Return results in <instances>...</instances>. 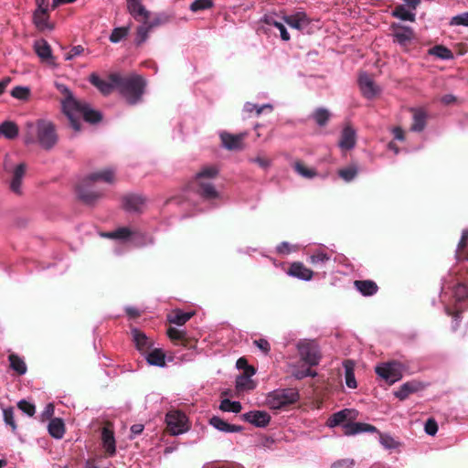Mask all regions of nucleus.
<instances>
[{"mask_svg":"<svg viewBox=\"0 0 468 468\" xmlns=\"http://www.w3.org/2000/svg\"><path fill=\"white\" fill-rule=\"evenodd\" d=\"M380 443L387 449H394L398 442L388 434L379 433Z\"/></svg>","mask_w":468,"mask_h":468,"instance_id":"nucleus-56","label":"nucleus"},{"mask_svg":"<svg viewBox=\"0 0 468 468\" xmlns=\"http://www.w3.org/2000/svg\"><path fill=\"white\" fill-rule=\"evenodd\" d=\"M101 440L106 452L109 455H113L116 452L113 431L108 428H103L101 431Z\"/></svg>","mask_w":468,"mask_h":468,"instance_id":"nucleus-31","label":"nucleus"},{"mask_svg":"<svg viewBox=\"0 0 468 468\" xmlns=\"http://www.w3.org/2000/svg\"><path fill=\"white\" fill-rule=\"evenodd\" d=\"M358 84L363 96L367 99H373L379 92L378 87L375 84L373 79L367 73H361L359 75Z\"/></svg>","mask_w":468,"mask_h":468,"instance_id":"nucleus-14","label":"nucleus"},{"mask_svg":"<svg viewBox=\"0 0 468 468\" xmlns=\"http://www.w3.org/2000/svg\"><path fill=\"white\" fill-rule=\"evenodd\" d=\"M132 335L138 350L143 352L148 350L151 347L152 342L142 331L138 329H133Z\"/></svg>","mask_w":468,"mask_h":468,"instance_id":"nucleus-30","label":"nucleus"},{"mask_svg":"<svg viewBox=\"0 0 468 468\" xmlns=\"http://www.w3.org/2000/svg\"><path fill=\"white\" fill-rule=\"evenodd\" d=\"M208 423L215 429L223 432H240L243 431V427L235 424H229L223 419L218 416H213L209 419Z\"/></svg>","mask_w":468,"mask_h":468,"instance_id":"nucleus-23","label":"nucleus"},{"mask_svg":"<svg viewBox=\"0 0 468 468\" xmlns=\"http://www.w3.org/2000/svg\"><path fill=\"white\" fill-rule=\"evenodd\" d=\"M164 21L159 17H151V14L148 16L146 21L140 25L136 29V44L141 45L148 38L149 32L155 27L162 25Z\"/></svg>","mask_w":468,"mask_h":468,"instance_id":"nucleus-12","label":"nucleus"},{"mask_svg":"<svg viewBox=\"0 0 468 468\" xmlns=\"http://www.w3.org/2000/svg\"><path fill=\"white\" fill-rule=\"evenodd\" d=\"M48 433L56 439H61L65 433V424L59 418L51 419L48 426Z\"/></svg>","mask_w":468,"mask_h":468,"instance_id":"nucleus-33","label":"nucleus"},{"mask_svg":"<svg viewBox=\"0 0 468 468\" xmlns=\"http://www.w3.org/2000/svg\"><path fill=\"white\" fill-rule=\"evenodd\" d=\"M4 420L6 425H9L13 431L16 430V423L15 421L14 409L12 407L4 410Z\"/></svg>","mask_w":468,"mask_h":468,"instance_id":"nucleus-53","label":"nucleus"},{"mask_svg":"<svg viewBox=\"0 0 468 468\" xmlns=\"http://www.w3.org/2000/svg\"><path fill=\"white\" fill-rule=\"evenodd\" d=\"M413 122L411 124V131L421 132L424 130L427 122V113L421 109H413Z\"/></svg>","mask_w":468,"mask_h":468,"instance_id":"nucleus-29","label":"nucleus"},{"mask_svg":"<svg viewBox=\"0 0 468 468\" xmlns=\"http://www.w3.org/2000/svg\"><path fill=\"white\" fill-rule=\"evenodd\" d=\"M114 232L115 239H124L132 236V231L130 230L129 228L126 227L119 228L116 230H114Z\"/></svg>","mask_w":468,"mask_h":468,"instance_id":"nucleus-63","label":"nucleus"},{"mask_svg":"<svg viewBox=\"0 0 468 468\" xmlns=\"http://www.w3.org/2000/svg\"><path fill=\"white\" fill-rule=\"evenodd\" d=\"M34 49L37 56L43 60H48L52 58L51 48L45 39L37 40L34 44Z\"/></svg>","mask_w":468,"mask_h":468,"instance_id":"nucleus-34","label":"nucleus"},{"mask_svg":"<svg viewBox=\"0 0 468 468\" xmlns=\"http://www.w3.org/2000/svg\"><path fill=\"white\" fill-rule=\"evenodd\" d=\"M218 175V169L216 166H205L197 175L195 183L197 185V193L205 200L211 201L219 197V193L211 183Z\"/></svg>","mask_w":468,"mask_h":468,"instance_id":"nucleus-4","label":"nucleus"},{"mask_svg":"<svg viewBox=\"0 0 468 468\" xmlns=\"http://www.w3.org/2000/svg\"><path fill=\"white\" fill-rule=\"evenodd\" d=\"M424 430L427 434L431 436L435 435L438 431V424L436 420L432 418L428 419L425 423Z\"/></svg>","mask_w":468,"mask_h":468,"instance_id":"nucleus-59","label":"nucleus"},{"mask_svg":"<svg viewBox=\"0 0 468 468\" xmlns=\"http://www.w3.org/2000/svg\"><path fill=\"white\" fill-rule=\"evenodd\" d=\"M253 344L262 351L263 354L268 355L271 350V345L270 343L264 339L260 338L253 341Z\"/></svg>","mask_w":468,"mask_h":468,"instance_id":"nucleus-60","label":"nucleus"},{"mask_svg":"<svg viewBox=\"0 0 468 468\" xmlns=\"http://www.w3.org/2000/svg\"><path fill=\"white\" fill-rule=\"evenodd\" d=\"M128 35V28L122 27H116L112 30L110 36V41L112 43H118Z\"/></svg>","mask_w":468,"mask_h":468,"instance_id":"nucleus-52","label":"nucleus"},{"mask_svg":"<svg viewBox=\"0 0 468 468\" xmlns=\"http://www.w3.org/2000/svg\"><path fill=\"white\" fill-rule=\"evenodd\" d=\"M247 133H240L238 134H232L229 133H222L220 139L222 145L230 151H239L244 148V139L247 137Z\"/></svg>","mask_w":468,"mask_h":468,"instance_id":"nucleus-11","label":"nucleus"},{"mask_svg":"<svg viewBox=\"0 0 468 468\" xmlns=\"http://www.w3.org/2000/svg\"><path fill=\"white\" fill-rule=\"evenodd\" d=\"M284 22L292 28L302 30L310 24V20L303 12H297L293 15L285 16Z\"/></svg>","mask_w":468,"mask_h":468,"instance_id":"nucleus-22","label":"nucleus"},{"mask_svg":"<svg viewBox=\"0 0 468 468\" xmlns=\"http://www.w3.org/2000/svg\"><path fill=\"white\" fill-rule=\"evenodd\" d=\"M315 123L321 127L325 126L331 117V113L324 108H317L311 115Z\"/></svg>","mask_w":468,"mask_h":468,"instance_id":"nucleus-37","label":"nucleus"},{"mask_svg":"<svg viewBox=\"0 0 468 468\" xmlns=\"http://www.w3.org/2000/svg\"><path fill=\"white\" fill-rule=\"evenodd\" d=\"M264 22L269 26H273L280 31V35L282 40L288 41L290 39V35L286 30V27L282 22H279L275 19L273 16H266L264 17Z\"/></svg>","mask_w":468,"mask_h":468,"instance_id":"nucleus-42","label":"nucleus"},{"mask_svg":"<svg viewBox=\"0 0 468 468\" xmlns=\"http://www.w3.org/2000/svg\"><path fill=\"white\" fill-rule=\"evenodd\" d=\"M84 48L81 45L74 46L68 53L65 54V59L70 60L83 53Z\"/></svg>","mask_w":468,"mask_h":468,"instance_id":"nucleus-61","label":"nucleus"},{"mask_svg":"<svg viewBox=\"0 0 468 468\" xmlns=\"http://www.w3.org/2000/svg\"><path fill=\"white\" fill-rule=\"evenodd\" d=\"M18 126L10 121H5L0 124V134L6 139L12 140L18 135Z\"/></svg>","mask_w":468,"mask_h":468,"instance_id":"nucleus-35","label":"nucleus"},{"mask_svg":"<svg viewBox=\"0 0 468 468\" xmlns=\"http://www.w3.org/2000/svg\"><path fill=\"white\" fill-rule=\"evenodd\" d=\"M242 420L253 424L256 427H266L271 421V416L268 412L262 410H251L241 416Z\"/></svg>","mask_w":468,"mask_h":468,"instance_id":"nucleus-15","label":"nucleus"},{"mask_svg":"<svg viewBox=\"0 0 468 468\" xmlns=\"http://www.w3.org/2000/svg\"><path fill=\"white\" fill-rule=\"evenodd\" d=\"M165 353L159 349L155 348L148 353L146 356V360L150 365L164 367L165 365Z\"/></svg>","mask_w":468,"mask_h":468,"instance_id":"nucleus-36","label":"nucleus"},{"mask_svg":"<svg viewBox=\"0 0 468 468\" xmlns=\"http://www.w3.org/2000/svg\"><path fill=\"white\" fill-rule=\"evenodd\" d=\"M90 82L95 86L103 95H109L112 93L115 86L113 82H108L104 80H101L96 73L90 74L89 78Z\"/></svg>","mask_w":468,"mask_h":468,"instance_id":"nucleus-26","label":"nucleus"},{"mask_svg":"<svg viewBox=\"0 0 468 468\" xmlns=\"http://www.w3.org/2000/svg\"><path fill=\"white\" fill-rule=\"evenodd\" d=\"M166 429L171 435H178L188 430L187 419L180 410H170L165 416Z\"/></svg>","mask_w":468,"mask_h":468,"instance_id":"nucleus-7","label":"nucleus"},{"mask_svg":"<svg viewBox=\"0 0 468 468\" xmlns=\"http://www.w3.org/2000/svg\"><path fill=\"white\" fill-rule=\"evenodd\" d=\"M214 5L213 0H195L191 3L189 9L194 12L204 11L212 8Z\"/></svg>","mask_w":468,"mask_h":468,"instance_id":"nucleus-47","label":"nucleus"},{"mask_svg":"<svg viewBox=\"0 0 468 468\" xmlns=\"http://www.w3.org/2000/svg\"><path fill=\"white\" fill-rule=\"evenodd\" d=\"M219 409L222 411L239 413L241 411L242 406L239 401H231L229 399H225L221 401Z\"/></svg>","mask_w":468,"mask_h":468,"instance_id":"nucleus-46","label":"nucleus"},{"mask_svg":"<svg viewBox=\"0 0 468 468\" xmlns=\"http://www.w3.org/2000/svg\"><path fill=\"white\" fill-rule=\"evenodd\" d=\"M49 14L48 11L35 10L33 14V22L39 30L52 29V27L48 23Z\"/></svg>","mask_w":468,"mask_h":468,"instance_id":"nucleus-28","label":"nucleus"},{"mask_svg":"<svg viewBox=\"0 0 468 468\" xmlns=\"http://www.w3.org/2000/svg\"><path fill=\"white\" fill-rule=\"evenodd\" d=\"M299 399V392L295 388L277 389L267 396L266 405L271 410H282L296 403Z\"/></svg>","mask_w":468,"mask_h":468,"instance_id":"nucleus-5","label":"nucleus"},{"mask_svg":"<svg viewBox=\"0 0 468 468\" xmlns=\"http://www.w3.org/2000/svg\"><path fill=\"white\" fill-rule=\"evenodd\" d=\"M287 274L300 280L310 281L313 278L314 271L311 269L305 267L303 263L295 261L290 265V268L287 271Z\"/></svg>","mask_w":468,"mask_h":468,"instance_id":"nucleus-20","label":"nucleus"},{"mask_svg":"<svg viewBox=\"0 0 468 468\" xmlns=\"http://www.w3.org/2000/svg\"><path fill=\"white\" fill-rule=\"evenodd\" d=\"M17 407L19 410H21L24 413H26L27 415H28L29 417H32L34 416V414L36 413V407L34 404L25 400V399H22L20 400L18 403H17Z\"/></svg>","mask_w":468,"mask_h":468,"instance_id":"nucleus-54","label":"nucleus"},{"mask_svg":"<svg viewBox=\"0 0 468 468\" xmlns=\"http://www.w3.org/2000/svg\"><path fill=\"white\" fill-rule=\"evenodd\" d=\"M264 108H269V109L271 110V106L269 105V104H266V105H263V106H258L256 104H253V103H250V102H247L244 105V112H247V113H252L253 112H255L256 115L259 116L262 112V110Z\"/></svg>","mask_w":468,"mask_h":468,"instance_id":"nucleus-57","label":"nucleus"},{"mask_svg":"<svg viewBox=\"0 0 468 468\" xmlns=\"http://www.w3.org/2000/svg\"><path fill=\"white\" fill-rule=\"evenodd\" d=\"M61 91L66 96L63 101L65 114L69 118L70 126L76 132L80 130V116L90 123H97L101 120L102 116L100 112L90 109L85 101L76 100L66 86H62Z\"/></svg>","mask_w":468,"mask_h":468,"instance_id":"nucleus-2","label":"nucleus"},{"mask_svg":"<svg viewBox=\"0 0 468 468\" xmlns=\"http://www.w3.org/2000/svg\"><path fill=\"white\" fill-rule=\"evenodd\" d=\"M92 183H85V178L77 186L79 198L86 205H93L102 197V193L90 190Z\"/></svg>","mask_w":468,"mask_h":468,"instance_id":"nucleus-13","label":"nucleus"},{"mask_svg":"<svg viewBox=\"0 0 468 468\" xmlns=\"http://www.w3.org/2000/svg\"><path fill=\"white\" fill-rule=\"evenodd\" d=\"M109 80L113 82L115 89L128 105L134 106L143 101L147 82L142 75L112 73Z\"/></svg>","mask_w":468,"mask_h":468,"instance_id":"nucleus-1","label":"nucleus"},{"mask_svg":"<svg viewBox=\"0 0 468 468\" xmlns=\"http://www.w3.org/2000/svg\"><path fill=\"white\" fill-rule=\"evenodd\" d=\"M236 388L238 390H250L255 388V384L250 378L239 376L236 379Z\"/></svg>","mask_w":468,"mask_h":468,"instance_id":"nucleus-49","label":"nucleus"},{"mask_svg":"<svg viewBox=\"0 0 468 468\" xmlns=\"http://www.w3.org/2000/svg\"><path fill=\"white\" fill-rule=\"evenodd\" d=\"M128 10L130 14L133 16V18L143 25L150 12L145 9L140 0H127Z\"/></svg>","mask_w":468,"mask_h":468,"instance_id":"nucleus-17","label":"nucleus"},{"mask_svg":"<svg viewBox=\"0 0 468 468\" xmlns=\"http://www.w3.org/2000/svg\"><path fill=\"white\" fill-rule=\"evenodd\" d=\"M194 315L192 312H182L181 310H176L172 315L168 316V321L171 324H175L176 325L185 324L190 318Z\"/></svg>","mask_w":468,"mask_h":468,"instance_id":"nucleus-40","label":"nucleus"},{"mask_svg":"<svg viewBox=\"0 0 468 468\" xmlns=\"http://www.w3.org/2000/svg\"><path fill=\"white\" fill-rule=\"evenodd\" d=\"M145 201V197L137 194H128L122 198L123 208L129 212H141Z\"/></svg>","mask_w":468,"mask_h":468,"instance_id":"nucleus-16","label":"nucleus"},{"mask_svg":"<svg viewBox=\"0 0 468 468\" xmlns=\"http://www.w3.org/2000/svg\"><path fill=\"white\" fill-rule=\"evenodd\" d=\"M58 142L55 125L47 120L27 122L25 128V143L38 144L43 149H52Z\"/></svg>","mask_w":468,"mask_h":468,"instance_id":"nucleus-3","label":"nucleus"},{"mask_svg":"<svg viewBox=\"0 0 468 468\" xmlns=\"http://www.w3.org/2000/svg\"><path fill=\"white\" fill-rule=\"evenodd\" d=\"M392 16L403 21H414L415 15L408 11L404 5H399L392 11Z\"/></svg>","mask_w":468,"mask_h":468,"instance_id":"nucleus-45","label":"nucleus"},{"mask_svg":"<svg viewBox=\"0 0 468 468\" xmlns=\"http://www.w3.org/2000/svg\"><path fill=\"white\" fill-rule=\"evenodd\" d=\"M346 384L350 388H356V381L354 373V364L350 360L344 362Z\"/></svg>","mask_w":468,"mask_h":468,"instance_id":"nucleus-38","label":"nucleus"},{"mask_svg":"<svg viewBox=\"0 0 468 468\" xmlns=\"http://www.w3.org/2000/svg\"><path fill=\"white\" fill-rule=\"evenodd\" d=\"M351 410L345 409L343 410L334 413L327 420V425L331 428L347 423V420L351 414Z\"/></svg>","mask_w":468,"mask_h":468,"instance_id":"nucleus-32","label":"nucleus"},{"mask_svg":"<svg viewBox=\"0 0 468 468\" xmlns=\"http://www.w3.org/2000/svg\"><path fill=\"white\" fill-rule=\"evenodd\" d=\"M301 359L309 367L317 366L321 360V353L314 341L301 342L297 346Z\"/></svg>","mask_w":468,"mask_h":468,"instance_id":"nucleus-8","label":"nucleus"},{"mask_svg":"<svg viewBox=\"0 0 468 468\" xmlns=\"http://www.w3.org/2000/svg\"><path fill=\"white\" fill-rule=\"evenodd\" d=\"M360 432H378V431L375 426L363 422H347L344 425L345 435H354Z\"/></svg>","mask_w":468,"mask_h":468,"instance_id":"nucleus-21","label":"nucleus"},{"mask_svg":"<svg viewBox=\"0 0 468 468\" xmlns=\"http://www.w3.org/2000/svg\"><path fill=\"white\" fill-rule=\"evenodd\" d=\"M423 388V385L417 380L408 381L402 384L398 390L394 391V396L399 400H405L411 394L421 390Z\"/></svg>","mask_w":468,"mask_h":468,"instance_id":"nucleus-18","label":"nucleus"},{"mask_svg":"<svg viewBox=\"0 0 468 468\" xmlns=\"http://www.w3.org/2000/svg\"><path fill=\"white\" fill-rule=\"evenodd\" d=\"M353 464V460L344 459L334 463L331 468H351Z\"/></svg>","mask_w":468,"mask_h":468,"instance_id":"nucleus-64","label":"nucleus"},{"mask_svg":"<svg viewBox=\"0 0 468 468\" xmlns=\"http://www.w3.org/2000/svg\"><path fill=\"white\" fill-rule=\"evenodd\" d=\"M468 244V229H463L462 232L461 239L458 243L456 250V258L459 261H465V255L468 253L466 249Z\"/></svg>","mask_w":468,"mask_h":468,"instance_id":"nucleus-39","label":"nucleus"},{"mask_svg":"<svg viewBox=\"0 0 468 468\" xmlns=\"http://www.w3.org/2000/svg\"><path fill=\"white\" fill-rule=\"evenodd\" d=\"M403 365L399 361H389L376 367V374L383 378L388 385L400 380L403 377Z\"/></svg>","mask_w":468,"mask_h":468,"instance_id":"nucleus-6","label":"nucleus"},{"mask_svg":"<svg viewBox=\"0 0 468 468\" xmlns=\"http://www.w3.org/2000/svg\"><path fill=\"white\" fill-rule=\"evenodd\" d=\"M311 367H306V368H297V369H294L292 371V376L297 378V379H303L306 377H315L316 376V372L312 370L310 368Z\"/></svg>","mask_w":468,"mask_h":468,"instance_id":"nucleus-55","label":"nucleus"},{"mask_svg":"<svg viewBox=\"0 0 468 468\" xmlns=\"http://www.w3.org/2000/svg\"><path fill=\"white\" fill-rule=\"evenodd\" d=\"M11 95L16 99L26 101L30 96V89L27 87L16 86L12 90Z\"/></svg>","mask_w":468,"mask_h":468,"instance_id":"nucleus-51","label":"nucleus"},{"mask_svg":"<svg viewBox=\"0 0 468 468\" xmlns=\"http://www.w3.org/2000/svg\"><path fill=\"white\" fill-rule=\"evenodd\" d=\"M429 54L441 59H452L453 53L443 45H436L429 49Z\"/></svg>","mask_w":468,"mask_h":468,"instance_id":"nucleus-41","label":"nucleus"},{"mask_svg":"<svg viewBox=\"0 0 468 468\" xmlns=\"http://www.w3.org/2000/svg\"><path fill=\"white\" fill-rule=\"evenodd\" d=\"M5 172L11 175L10 181V188L14 193L20 194L21 193V184L22 179L27 171V165L25 163H20L12 168L8 163L5 162Z\"/></svg>","mask_w":468,"mask_h":468,"instance_id":"nucleus-9","label":"nucleus"},{"mask_svg":"<svg viewBox=\"0 0 468 468\" xmlns=\"http://www.w3.org/2000/svg\"><path fill=\"white\" fill-rule=\"evenodd\" d=\"M450 25L468 27V12L453 16L450 22Z\"/></svg>","mask_w":468,"mask_h":468,"instance_id":"nucleus-58","label":"nucleus"},{"mask_svg":"<svg viewBox=\"0 0 468 468\" xmlns=\"http://www.w3.org/2000/svg\"><path fill=\"white\" fill-rule=\"evenodd\" d=\"M167 335L172 341H181L184 346H186V335L184 331L170 327L167 330Z\"/></svg>","mask_w":468,"mask_h":468,"instance_id":"nucleus-50","label":"nucleus"},{"mask_svg":"<svg viewBox=\"0 0 468 468\" xmlns=\"http://www.w3.org/2000/svg\"><path fill=\"white\" fill-rule=\"evenodd\" d=\"M10 367L19 375H24L27 372V366L24 360L16 354H10L8 356Z\"/></svg>","mask_w":468,"mask_h":468,"instance_id":"nucleus-43","label":"nucleus"},{"mask_svg":"<svg viewBox=\"0 0 468 468\" xmlns=\"http://www.w3.org/2000/svg\"><path fill=\"white\" fill-rule=\"evenodd\" d=\"M357 172V167L352 165L339 169L338 176L345 181L350 182L356 176Z\"/></svg>","mask_w":468,"mask_h":468,"instance_id":"nucleus-48","label":"nucleus"},{"mask_svg":"<svg viewBox=\"0 0 468 468\" xmlns=\"http://www.w3.org/2000/svg\"><path fill=\"white\" fill-rule=\"evenodd\" d=\"M294 170L304 178H313L317 175V172L314 168L307 167L303 162L298 160L293 165Z\"/></svg>","mask_w":468,"mask_h":468,"instance_id":"nucleus-44","label":"nucleus"},{"mask_svg":"<svg viewBox=\"0 0 468 468\" xmlns=\"http://www.w3.org/2000/svg\"><path fill=\"white\" fill-rule=\"evenodd\" d=\"M446 289L452 291V296L456 302H463L468 298V287L463 282H456L452 285L447 283L442 287V290Z\"/></svg>","mask_w":468,"mask_h":468,"instance_id":"nucleus-24","label":"nucleus"},{"mask_svg":"<svg viewBox=\"0 0 468 468\" xmlns=\"http://www.w3.org/2000/svg\"><path fill=\"white\" fill-rule=\"evenodd\" d=\"M101 180L106 183L114 182V171L112 169H104L99 172L92 173L85 177V183H94Z\"/></svg>","mask_w":468,"mask_h":468,"instance_id":"nucleus-27","label":"nucleus"},{"mask_svg":"<svg viewBox=\"0 0 468 468\" xmlns=\"http://www.w3.org/2000/svg\"><path fill=\"white\" fill-rule=\"evenodd\" d=\"M393 41L407 49L411 44L415 35L411 28L397 24L391 26Z\"/></svg>","mask_w":468,"mask_h":468,"instance_id":"nucleus-10","label":"nucleus"},{"mask_svg":"<svg viewBox=\"0 0 468 468\" xmlns=\"http://www.w3.org/2000/svg\"><path fill=\"white\" fill-rule=\"evenodd\" d=\"M329 259H330V257L326 253L322 252V251H317L311 256V262L314 264H317L320 262H325V261H329Z\"/></svg>","mask_w":468,"mask_h":468,"instance_id":"nucleus-62","label":"nucleus"},{"mask_svg":"<svg viewBox=\"0 0 468 468\" xmlns=\"http://www.w3.org/2000/svg\"><path fill=\"white\" fill-rule=\"evenodd\" d=\"M356 142V134L355 129L351 125H346L342 130L338 145L343 150H350L354 148Z\"/></svg>","mask_w":468,"mask_h":468,"instance_id":"nucleus-19","label":"nucleus"},{"mask_svg":"<svg viewBox=\"0 0 468 468\" xmlns=\"http://www.w3.org/2000/svg\"><path fill=\"white\" fill-rule=\"evenodd\" d=\"M355 288L364 296H372L377 293L378 286L371 280H357L354 282Z\"/></svg>","mask_w":468,"mask_h":468,"instance_id":"nucleus-25","label":"nucleus"}]
</instances>
